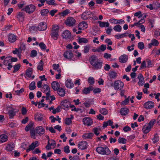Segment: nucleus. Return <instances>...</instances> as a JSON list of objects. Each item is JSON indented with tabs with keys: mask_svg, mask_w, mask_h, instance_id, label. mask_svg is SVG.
Segmentation results:
<instances>
[{
	"mask_svg": "<svg viewBox=\"0 0 160 160\" xmlns=\"http://www.w3.org/2000/svg\"><path fill=\"white\" fill-rule=\"evenodd\" d=\"M89 61L91 64L96 69H99L102 67V62L99 61L96 56H91L90 58Z\"/></svg>",
	"mask_w": 160,
	"mask_h": 160,
	"instance_id": "1",
	"label": "nucleus"
},
{
	"mask_svg": "<svg viewBox=\"0 0 160 160\" xmlns=\"http://www.w3.org/2000/svg\"><path fill=\"white\" fill-rule=\"evenodd\" d=\"M96 151L98 153L102 155H109L111 153V151L107 146L98 147L96 148Z\"/></svg>",
	"mask_w": 160,
	"mask_h": 160,
	"instance_id": "2",
	"label": "nucleus"
},
{
	"mask_svg": "<svg viewBox=\"0 0 160 160\" xmlns=\"http://www.w3.org/2000/svg\"><path fill=\"white\" fill-rule=\"evenodd\" d=\"M59 31V27L58 25H53L52 26L51 36L55 40H57L58 38Z\"/></svg>",
	"mask_w": 160,
	"mask_h": 160,
	"instance_id": "3",
	"label": "nucleus"
},
{
	"mask_svg": "<svg viewBox=\"0 0 160 160\" xmlns=\"http://www.w3.org/2000/svg\"><path fill=\"white\" fill-rule=\"evenodd\" d=\"M123 82L120 80L115 81L113 83V88L116 90H121L124 87Z\"/></svg>",
	"mask_w": 160,
	"mask_h": 160,
	"instance_id": "4",
	"label": "nucleus"
},
{
	"mask_svg": "<svg viewBox=\"0 0 160 160\" xmlns=\"http://www.w3.org/2000/svg\"><path fill=\"white\" fill-rule=\"evenodd\" d=\"M47 25L44 22H42L39 23L37 27L36 26H32V29L33 30H37L40 31H44L47 28Z\"/></svg>",
	"mask_w": 160,
	"mask_h": 160,
	"instance_id": "5",
	"label": "nucleus"
},
{
	"mask_svg": "<svg viewBox=\"0 0 160 160\" xmlns=\"http://www.w3.org/2000/svg\"><path fill=\"white\" fill-rule=\"evenodd\" d=\"M36 7L33 4H30L26 6L25 7L22 9V10L25 11L28 13H32L35 10Z\"/></svg>",
	"mask_w": 160,
	"mask_h": 160,
	"instance_id": "6",
	"label": "nucleus"
},
{
	"mask_svg": "<svg viewBox=\"0 0 160 160\" xmlns=\"http://www.w3.org/2000/svg\"><path fill=\"white\" fill-rule=\"evenodd\" d=\"M41 91L43 92H45L46 94V99L48 100L49 98V96L50 95V88L48 85L47 84H44L43 85L42 87L41 88Z\"/></svg>",
	"mask_w": 160,
	"mask_h": 160,
	"instance_id": "7",
	"label": "nucleus"
},
{
	"mask_svg": "<svg viewBox=\"0 0 160 160\" xmlns=\"http://www.w3.org/2000/svg\"><path fill=\"white\" fill-rule=\"evenodd\" d=\"M76 21L74 18L72 17H68L66 19L65 23L69 27H72L75 25Z\"/></svg>",
	"mask_w": 160,
	"mask_h": 160,
	"instance_id": "8",
	"label": "nucleus"
},
{
	"mask_svg": "<svg viewBox=\"0 0 160 160\" xmlns=\"http://www.w3.org/2000/svg\"><path fill=\"white\" fill-rule=\"evenodd\" d=\"M92 13V12L90 11H86L81 14V18L83 20H87L91 18V15Z\"/></svg>",
	"mask_w": 160,
	"mask_h": 160,
	"instance_id": "9",
	"label": "nucleus"
},
{
	"mask_svg": "<svg viewBox=\"0 0 160 160\" xmlns=\"http://www.w3.org/2000/svg\"><path fill=\"white\" fill-rule=\"evenodd\" d=\"M70 105V102L67 100H64L61 102V107L64 109L68 108Z\"/></svg>",
	"mask_w": 160,
	"mask_h": 160,
	"instance_id": "10",
	"label": "nucleus"
},
{
	"mask_svg": "<svg viewBox=\"0 0 160 160\" xmlns=\"http://www.w3.org/2000/svg\"><path fill=\"white\" fill-rule=\"evenodd\" d=\"M82 121L83 124L87 126H91L93 123L92 119L91 118L88 117L83 118Z\"/></svg>",
	"mask_w": 160,
	"mask_h": 160,
	"instance_id": "11",
	"label": "nucleus"
},
{
	"mask_svg": "<svg viewBox=\"0 0 160 160\" xmlns=\"http://www.w3.org/2000/svg\"><path fill=\"white\" fill-rule=\"evenodd\" d=\"M38 142L37 141L32 142L29 146V148L27 149V152H28L31 150H33L36 147H38Z\"/></svg>",
	"mask_w": 160,
	"mask_h": 160,
	"instance_id": "12",
	"label": "nucleus"
},
{
	"mask_svg": "<svg viewBox=\"0 0 160 160\" xmlns=\"http://www.w3.org/2000/svg\"><path fill=\"white\" fill-rule=\"evenodd\" d=\"M78 147L82 150L87 149L88 148L87 142L86 141L81 142L78 144Z\"/></svg>",
	"mask_w": 160,
	"mask_h": 160,
	"instance_id": "13",
	"label": "nucleus"
},
{
	"mask_svg": "<svg viewBox=\"0 0 160 160\" xmlns=\"http://www.w3.org/2000/svg\"><path fill=\"white\" fill-rule=\"evenodd\" d=\"M35 130V132L40 136L43 134L45 132V129L42 126L36 127Z\"/></svg>",
	"mask_w": 160,
	"mask_h": 160,
	"instance_id": "14",
	"label": "nucleus"
},
{
	"mask_svg": "<svg viewBox=\"0 0 160 160\" xmlns=\"http://www.w3.org/2000/svg\"><path fill=\"white\" fill-rule=\"evenodd\" d=\"M109 22L112 23H114L115 24H121L122 23H124L125 21L122 19L118 20L114 18H111L109 20Z\"/></svg>",
	"mask_w": 160,
	"mask_h": 160,
	"instance_id": "15",
	"label": "nucleus"
},
{
	"mask_svg": "<svg viewBox=\"0 0 160 160\" xmlns=\"http://www.w3.org/2000/svg\"><path fill=\"white\" fill-rule=\"evenodd\" d=\"M154 106V102L152 101H148L146 102L144 104V107L147 109H151L153 108Z\"/></svg>",
	"mask_w": 160,
	"mask_h": 160,
	"instance_id": "16",
	"label": "nucleus"
},
{
	"mask_svg": "<svg viewBox=\"0 0 160 160\" xmlns=\"http://www.w3.org/2000/svg\"><path fill=\"white\" fill-rule=\"evenodd\" d=\"M62 36L63 38L66 39H70L71 37V32L68 30H66L63 32Z\"/></svg>",
	"mask_w": 160,
	"mask_h": 160,
	"instance_id": "17",
	"label": "nucleus"
},
{
	"mask_svg": "<svg viewBox=\"0 0 160 160\" xmlns=\"http://www.w3.org/2000/svg\"><path fill=\"white\" fill-rule=\"evenodd\" d=\"M63 56L66 58L71 59L73 57V54L70 51H67L64 53Z\"/></svg>",
	"mask_w": 160,
	"mask_h": 160,
	"instance_id": "18",
	"label": "nucleus"
},
{
	"mask_svg": "<svg viewBox=\"0 0 160 160\" xmlns=\"http://www.w3.org/2000/svg\"><path fill=\"white\" fill-rule=\"evenodd\" d=\"M128 59V55L123 54L119 58V62L122 63H125Z\"/></svg>",
	"mask_w": 160,
	"mask_h": 160,
	"instance_id": "19",
	"label": "nucleus"
},
{
	"mask_svg": "<svg viewBox=\"0 0 160 160\" xmlns=\"http://www.w3.org/2000/svg\"><path fill=\"white\" fill-rule=\"evenodd\" d=\"M51 85L52 88L55 91H57L59 89V88H60V85L59 83L56 81L52 82Z\"/></svg>",
	"mask_w": 160,
	"mask_h": 160,
	"instance_id": "20",
	"label": "nucleus"
},
{
	"mask_svg": "<svg viewBox=\"0 0 160 160\" xmlns=\"http://www.w3.org/2000/svg\"><path fill=\"white\" fill-rule=\"evenodd\" d=\"M93 87L90 86L88 88H85L82 90V93L85 94H87L90 93V91L92 90Z\"/></svg>",
	"mask_w": 160,
	"mask_h": 160,
	"instance_id": "21",
	"label": "nucleus"
},
{
	"mask_svg": "<svg viewBox=\"0 0 160 160\" xmlns=\"http://www.w3.org/2000/svg\"><path fill=\"white\" fill-rule=\"evenodd\" d=\"M66 87L69 88H72L74 87V84L71 80H67L65 82Z\"/></svg>",
	"mask_w": 160,
	"mask_h": 160,
	"instance_id": "22",
	"label": "nucleus"
},
{
	"mask_svg": "<svg viewBox=\"0 0 160 160\" xmlns=\"http://www.w3.org/2000/svg\"><path fill=\"white\" fill-rule=\"evenodd\" d=\"M129 110L127 108H122L121 109L120 113L122 116H125L128 114Z\"/></svg>",
	"mask_w": 160,
	"mask_h": 160,
	"instance_id": "23",
	"label": "nucleus"
},
{
	"mask_svg": "<svg viewBox=\"0 0 160 160\" xmlns=\"http://www.w3.org/2000/svg\"><path fill=\"white\" fill-rule=\"evenodd\" d=\"M110 79H115L117 76V73L114 71L111 70L108 73Z\"/></svg>",
	"mask_w": 160,
	"mask_h": 160,
	"instance_id": "24",
	"label": "nucleus"
},
{
	"mask_svg": "<svg viewBox=\"0 0 160 160\" xmlns=\"http://www.w3.org/2000/svg\"><path fill=\"white\" fill-rule=\"evenodd\" d=\"M8 40L10 42L13 43L16 40L17 37L15 35L13 34H10L8 36Z\"/></svg>",
	"mask_w": 160,
	"mask_h": 160,
	"instance_id": "25",
	"label": "nucleus"
},
{
	"mask_svg": "<svg viewBox=\"0 0 160 160\" xmlns=\"http://www.w3.org/2000/svg\"><path fill=\"white\" fill-rule=\"evenodd\" d=\"M94 135V134L92 132L85 133L82 136V137L84 139H91Z\"/></svg>",
	"mask_w": 160,
	"mask_h": 160,
	"instance_id": "26",
	"label": "nucleus"
},
{
	"mask_svg": "<svg viewBox=\"0 0 160 160\" xmlns=\"http://www.w3.org/2000/svg\"><path fill=\"white\" fill-rule=\"evenodd\" d=\"M24 14L22 12H19L17 15V18L21 22L23 21L24 18Z\"/></svg>",
	"mask_w": 160,
	"mask_h": 160,
	"instance_id": "27",
	"label": "nucleus"
},
{
	"mask_svg": "<svg viewBox=\"0 0 160 160\" xmlns=\"http://www.w3.org/2000/svg\"><path fill=\"white\" fill-rule=\"evenodd\" d=\"M57 93L60 96L63 97L65 95V92L64 89L62 88H60L57 90Z\"/></svg>",
	"mask_w": 160,
	"mask_h": 160,
	"instance_id": "28",
	"label": "nucleus"
},
{
	"mask_svg": "<svg viewBox=\"0 0 160 160\" xmlns=\"http://www.w3.org/2000/svg\"><path fill=\"white\" fill-rule=\"evenodd\" d=\"M34 123L32 122L29 123V124L25 128V130L26 131L28 132L29 130H31L34 129Z\"/></svg>",
	"mask_w": 160,
	"mask_h": 160,
	"instance_id": "29",
	"label": "nucleus"
},
{
	"mask_svg": "<svg viewBox=\"0 0 160 160\" xmlns=\"http://www.w3.org/2000/svg\"><path fill=\"white\" fill-rule=\"evenodd\" d=\"M15 147L14 144L13 143L8 144L6 148V149L8 151H12Z\"/></svg>",
	"mask_w": 160,
	"mask_h": 160,
	"instance_id": "30",
	"label": "nucleus"
},
{
	"mask_svg": "<svg viewBox=\"0 0 160 160\" xmlns=\"http://www.w3.org/2000/svg\"><path fill=\"white\" fill-rule=\"evenodd\" d=\"M98 23L99 24V26L101 28L104 27H109V23L108 22H102L101 21L98 22Z\"/></svg>",
	"mask_w": 160,
	"mask_h": 160,
	"instance_id": "31",
	"label": "nucleus"
},
{
	"mask_svg": "<svg viewBox=\"0 0 160 160\" xmlns=\"http://www.w3.org/2000/svg\"><path fill=\"white\" fill-rule=\"evenodd\" d=\"M33 71V69L32 68H29L27 69L26 71V75L29 78L31 77L32 73Z\"/></svg>",
	"mask_w": 160,
	"mask_h": 160,
	"instance_id": "32",
	"label": "nucleus"
},
{
	"mask_svg": "<svg viewBox=\"0 0 160 160\" xmlns=\"http://www.w3.org/2000/svg\"><path fill=\"white\" fill-rule=\"evenodd\" d=\"M43 62L42 60H41L38 64L37 66V68L38 70L40 71H42L43 69Z\"/></svg>",
	"mask_w": 160,
	"mask_h": 160,
	"instance_id": "33",
	"label": "nucleus"
},
{
	"mask_svg": "<svg viewBox=\"0 0 160 160\" xmlns=\"http://www.w3.org/2000/svg\"><path fill=\"white\" fill-rule=\"evenodd\" d=\"M151 127L149 125L148 126H144L142 128V130L144 133L147 134L151 130Z\"/></svg>",
	"mask_w": 160,
	"mask_h": 160,
	"instance_id": "34",
	"label": "nucleus"
},
{
	"mask_svg": "<svg viewBox=\"0 0 160 160\" xmlns=\"http://www.w3.org/2000/svg\"><path fill=\"white\" fill-rule=\"evenodd\" d=\"M34 118L36 120L38 121H42L43 119L42 115L39 113H37L34 115Z\"/></svg>",
	"mask_w": 160,
	"mask_h": 160,
	"instance_id": "35",
	"label": "nucleus"
},
{
	"mask_svg": "<svg viewBox=\"0 0 160 160\" xmlns=\"http://www.w3.org/2000/svg\"><path fill=\"white\" fill-rule=\"evenodd\" d=\"M78 42L80 44L82 43H86L88 42V40L87 39L85 38H79L78 39Z\"/></svg>",
	"mask_w": 160,
	"mask_h": 160,
	"instance_id": "36",
	"label": "nucleus"
},
{
	"mask_svg": "<svg viewBox=\"0 0 160 160\" xmlns=\"http://www.w3.org/2000/svg\"><path fill=\"white\" fill-rule=\"evenodd\" d=\"M8 140V136L5 134H2L0 136V141L1 142H5Z\"/></svg>",
	"mask_w": 160,
	"mask_h": 160,
	"instance_id": "37",
	"label": "nucleus"
},
{
	"mask_svg": "<svg viewBox=\"0 0 160 160\" xmlns=\"http://www.w3.org/2000/svg\"><path fill=\"white\" fill-rule=\"evenodd\" d=\"M78 27H80L83 29H85L88 28V24L86 22L82 21L79 23Z\"/></svg>",
	"mask_w": 160,
	"mask_h": 160,
	"instance_id": "38",
	"label": "nucleus"
},
{
	"mask_svg": "<svg viewBox=\"0 0 160 160\" xmlns=\"http://www.w3.org/2000/svg\"><path fill=\"white\" fill-rule=\"evenodd\" d=\"M106 48V45L103 44L100 47L97 49V52H103Z\"/></svg>",
	"mask_w": 160,
	"mask_h": 160,
	"instance_id": "39",
	"label": "nucleus"
},
{
	"mask_svg": "<svg viewBox=\"0 0 160 160\" xmlns=\"http://www.w3.org/2000/svg\"><path fill=\"white\" fill-rule=\"evenodd\" d=\"M118 142L119 143L124 144L126 143L127 140L124 138L119 137L118 139Z\"/></svg>",
	"mask_w": 160,
	"mask_h": 160,
	"instance_id": "40",
	"label": "nucleus"
},
{
	"mask_svg": "<svg viewBox=\"0 0 160 160\" xmlns=\"http://www.w3.org/2000/svg\"><path fill=\"white\" fill-rule=\"evenodd\" d=\"M100 112L104 115H106L108 113V111L105 108H102L100 109Z\"/></svg>",
	"mask_w": 160,
	"mask_h": 160,
	"instance_id": "41",
	"label": "nucleus"
},
{
	"mask_svg": "<svg viewBox=\"0 0 160 160\" xmlns=\"http://www.w3.org/2000/svg\"><path fill=\"white\" fill-rule=\"evenodd\" d=\"M8 114L9 118H12L16 115V112L15 111H9L8 112Z\"/></svg>",
	"mask_w": 160,
	"mask_h": 160,
	"instance_id": "42",
	"label": "nucleus"
},
{
	"mask_svg": "<svg viewBox=\"0 0 160 160\" xmlns=\"http://www.w3.org/2000/svg\"><path fill=\"white\" fill-rule=\"evenodd\" d=\"M127 34H128V33H125L123 34L116 35L115 36V37L117 39H119L120 38H123L126 37L127 36Z\"/></svg>",
	"mask_w": 160,
	"mask_h": 160,
	"instance_id": "43",
	"label": "nucleus"
},
{
	"mask_svg": "<svg viewBox=\"0 0 160 160\" xmlns=\"http://www.w3.org/2000/svg\"><path fill=\"white\" fill-rule=\"evenodd\" d=\"M35 84V82L34 81L30 83L29 86V88L30 90H32L36 88V87Z\"/></svg>",
	"mask_w": 160,
	"mask_h": 160,
	"instance_id": "44",
	"label": "nucleus"
},
{
	"mask_svg": "<svg viewBox=\"0 0 160 160\" xmlns=\"http://www.w3.org/2000/svg\"><path fill=\"white\" fill-rule=\"evenodd\" d=\"M101 130V129L98 127H96L93 129V131L95 134L96 136H98L99 134V131Z\"/></svg>",
	"mask_w": 160,
	"mask_h": 160,
	"instance_id": "45",
	"label": "nucleus"
},
{
	"mask_svg": "<svg viewBox=\"0 0 160 160\" xmlns=\"http://www.w3.org/2000/svg\"><path fill=\"white\" fill-rule=\"evenodd\" d=\"M20 66V64H18L14 65L13 66L14 70L13 71V72L15 73L17 72L19 69Z\"/></svg>",
	"mask_w": 160,
	"mask_h": 160,
	"instance_id": "46",
	"label": "nucleus"
},
{
	"mask_svg": "<svg viewBox=\"0 0 160 160\" xmlns=\"http://www.w3.org/2000/svg\"><path fill=\"white\" fill-rule=\"evenodd\" d=\"M12 53L14 54H17L18 56H20L21 52L19 48L18 49L15 48V50L12 51Z\"/></svg>",
	"mask_w": 160,
	"mask_h": 160,
	"instance_id": "47",
	"label": "nucleus"
},
{
	"mask_svg": "<svg viewBox=\"0 0 160 160\" xmlns=\"http://www.w3.org/2000/svg\"><path fill=\"white\" fill-rule=\"evenodd\" d=\"M153 9L156 10L160 8V4L158 2H156L153 3Z\"/></svg>",
	"mask_w": 160,
	"mask_h": 160,
	"instance_id": "48",
	"label": "nucleus"
},
{
	"mask_svg": "<svg viewBox=\"0 0 160 160\" xmlns=\"http://www.w3.org/2000/svg\"><path fill=\"white\" fill-rule=\"evenodd\" d=\"M122 29V27L119 25H117L114 26L113 29L116 31L120 32Z\"/></svg>",
	"mask_w": 160,
	"mask_h": 160,
	"instance_id": "49",
	"label": "nucleus"
},
{
	"mask_svg": "<svg viewBox=\"0 0 160 160\" xmlns=\"http://www.w3.org/2000/svg\"><path fill=\"white\" fill-rule=\"evenodd\" d=\"M49 11L48 9H44L41 10V15L42 16H44L49 12Z\"/></svg>",
	"mask_w": 160,
	"mask_h": 160,
	"instance_id": "50",
	"label": "nucleus"
},
{
	"mask_svg": "<svg viewBox=\"0 0 160 160\" xmlns=\"http://www.w3.org/2000/svg\"><path fill=\"white\" fill-rule=\"evenodd\" d=\"M152 142L153 143H155L158 142L159 140V137L157 134H156L152 139Z\"/></svg>",
	"mask_w": 160,
	"mask_h": 160,
	"instance_id": "51",
	"label": "nucleus"
},
{
	"mask_svg": "<svg viewBox=\"0 0 160 160\" xmlns=\"http://www.w3.org/2000/svg\"><path fill=\"white\" fill-rule=\"evenodd\" d=\"M151 44L153 46H157L158 45L159 43L157 40L156 39H152L151 42Z\"/></svg>",
	"mask_w": 160,
	"mask_h": 160,
	"instance_id": "52",
	"label": "nucleus"
},
{
	"mask_svg": "<svg viewBox=\"0 0 160 160\" xmlns=\"http://www.w3.org/2000/svg\"><path fill=\"white\" fill-rule=\"evenodd\" d=\"M146 62L147 63V68H149L152 67L153 64L152 63L151 60L149 59H147L146 60Z\"/></svg>",
	"mask_w": 160,
	"mask_h": 160,
	"instance_id": "53",
	"label": "nucleus"
},
{
	"mask_svg": "<svg viewBox=\"0 0 160 160\" xmlns=\"http://www.w3.org/2000/svg\"><path fill=\"white\" fill-rule=\"evenodd\" d=\"M10 60V57H7L5 58L3 62V64L4 65L7 66L9 63Z\"/></svg>",
	"mask_w": 160,
	"mask_h": 160,
	"instance_id": "54",
	"label": "nucleus"
},
{
	"mask_svg": "<svg viewBox=\"0 0 160 160\" xmlns=\"http://www.w3.org/2000/svg\"><path fill=\"white\" fill-rule=\"evenodd\" d=\"M88 82L91 85H92L94 83V79L93 77H90L88 79Z\"/></svg>",
	"mask_w": 160,
	"mask_h": 160,
	"instance_id": "55",
	"label": "nucleus"
},
{
	"mask_svg": "<svg viewBox=\"0 0 160 160\" xmlns=\"http://www.w3.org/2000/svg\"><path fill=\"white\" fill-rule=\"evenodd\" d=\"M146 60H144L142 62V63H141V65L140 67V70L142 69L143 68L147 67V66L146 65Z\"/></svg>",
	"mask_w": 160,
	"mask_h": 160,
	"instance_id": "56",
	"label": "nucleus"
},
{
	"mask_svg": "<svg viewBox=\"0 0 160 160\" xmlns=\"http://www.w3.org/2000/svg\"><path fill=\"white\" fill-rule=\"evenodd\" d=\"M130 96L128 97V98H126L124 101L122 102L121 104L122 105H126L129 102V100Z\"/></svg>",
	"mask_w": 160,
	"mask_h": 160,
	"instance_id": "57",
	"label": "nucleus"
},
{
	"mask_svg": "<svg viewBox=\"0 0 160 160\" xmlns=\"http://www.w3.org/2000/svg\"><path fill=\"white\" fill-rule=\"evenodd\" d=\"M39 46L42 50H45L46 49L47 47L43 42H40L39 44Z\"/></svg>",
	"mask_w": 160,
	"mask_h": 160,
	"instance_id": "58",
	"label": "nucleus"
},
{
	"mask_svg": "<svg viewBox=\"0 0 160 160\" xmlns=\"http://www.w3.org/2000/svg\"><path fill=\"white\" fill-rule=\"evenodd\" d=\"M72 123V121L71 120V118H67L65 119V124L67 125H69L71 124Z\"/></svg>",
	"mask_w": 160,
	"mask_h": 160,
	"instance_id": "59",
	"label": "nucleus"
},
{
	"mask_svg": "<svg viewBox=\"0 0 160 160\" xmlns=\"http://www.w3.org/2000/svg\"><path fill=\"white\" fill-rule=\"evenodd\" d=\"M138 47L140 49L142 50L144 48L143 43L142 42H139L138 43Z\"/></svg>",
	"mask_w": 160,
	"mask_h": 160,
	"instance_id": "60",
	"label": "nucleus"
},
{
	"mask_svg": "<svg viewBox=\"0 0 160 160\" xmlns=\"http://www.w3.org/2000/svg\"><path fill=\"white\" fill-rule=\"evenodd\" d=\"M37 52L36 50H33L31 52L30 57H34L37 56Z\"/></svg>",
	"mask_w": 160,
	"mask_h": 160,
	"instance_id": "61",
	"label": "nucleus"
},
{
	"mask_svg": "<svg viewBox=\"0 0 160 160\" xmlns=\"http://www.w3.org/2000/svg\"><path fill=\"white\" fill-rule=\"evenodd\" d=\"M30 132L31 137L33 138H35V130H34V128L30 130Z\"/></svg>",
	"mask_w": 160,
	"mask_h": 160,
	"instance_id": "62",
	"label": "nucleus"
},
{
	"mask_svg": "<svg viewBox=\"0 0 160 160\" xmlns=\"http://www.w3.org/2000/svg\"><path fill=\"white\" fill-rule=\"evenodd\" d=\"M64 151L66 153H68L70 152V150L68 146H66L64 147Z\"/></svg>",
	"mask_w": 160,
	"mask_h": 160,
	"instance_id": "63",
	"label": "nucleus"
},
{
	"mask_svg": "<svg viewBox=\"0 0 160 160\" xmlns=\"http://www.w3.org/2000/svg\"><path fill=\"white\" fill-rule=\"evenodd\" d=\"M156 119H152L148 123V125L152 128L153 124L156 122Z\"/></svg>",
	"mask_w": 160,
	"mask_h": 160,
	"instance_id": "64",
	"label": "nucleus"
}]
</instances>
